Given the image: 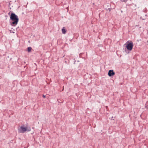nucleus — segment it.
Wrapping results in <instances>:
<instances>
[{
  "label": "nucleus",
  "instance_id": "nucleus-4",
  "mask_svg": "<svg viewBox=\"0 0 148 148\" xmlns=\"http://www.w3.org/2000/svg\"><path fill=\"white\" fill-rule=\"evenodd\" d=\"M115 75V73L114 72L113 70H110L109 71L108 75L109 76H113Z\"/></svg>",
  "mask_w": 148,
  "mask_h": 148
},
{
  "label": "nucleus",
  "instance_id": "nucleus-3",
  "mask_svg": "<svg viewBox=\"0 0 148 148\" xmlns=\"http://www.w3.org/2000/svg\"><path fill=\"white\" fill-rule=\"evenodd\" d=\"M133 44L131 41H127L126 44V47L127 49L130 51H131L133 48Z\"/></svg>",
  "mask_w": 148,
  "mask_h": 148
},
{
  "label": "nucleus",
  "instance_id": "nucleus-7",
  "mask_svg": "<svg viewBox=\"0 0 148 148\" xmlns=\"http://www.w3.org/2000/svg\"><path fill=\"white\" fill-rule=\"evenodd\" d=\"M43 97H44V98H45V96L44 95H43Z\"/></svg>",
  "mask_w": 148,
  "mask_h": 148
},
{
  "label": "nucleus",
  "instance_id": "nucleus-5",
  "mask_svg": "<svg viewBox=\"0 0 148 148\" xmlns=\"http://www.w3.org/2000/svg\"><path fill=\"white\" fill-rule=\"evenodd\" d=\"M62 33L64 34H65L66 33V30L64 28L62 29Z\"/></svg>",
  "mask_w": 148,
  "mask_h": 148
},
{
  "label": "nucleus",
  "instance_id": "nucleus-1",
  "mask_svg": "<svg viewBox=\"0 0 148 148\" xmlns=\"http://www.w3.org/2000/svg\"><path fill=\"white\" fill-rule=\"evenodd\" d=\"M11 20L13 21L11 25L12 26H15L17 24L18 21V16L15 14L11 13L10 16Z\"/></svg>",
  "mask_w": 148,
  "mask_h": 148
},
{
  "label": "nucleus",
  "instance_id": "nucleus-6",
  "mask_svg": "<svg viewBox=\"0 0 148 148\" xmlns=\"http://www.w3.org/2000/svg\"><path fill=\"white\" fill-rule=\"evenodd\" d=\"M32 49V48L31 47H28L27 48V51L29 52L31 51Z\"/></svg>",
  "mask_w": 148,
  "mask_h": 148
},
{
  "label": "nucleus",
  "instance_id": "nucleus-2",
  "mask_svg": "<svg viewBox=\"0 0 148 148\" xmlns=\"http://www.w3.org/2000/svg\"><path fill=\"white\" fill-rule=\"evenodd\" d=\"M18 130L19 133H24L27 131H30L31 130V128L30 127H25L24 126H22L18 129Z\"/></svg>",
  "mask_w": 148,
  "mask_h": 148
}]
</instances>
